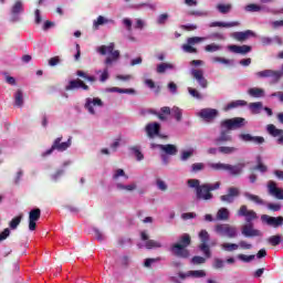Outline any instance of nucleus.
I'll return each mask as SVG.
<instances>
[{"mask_svg": "<svg viewBox=\"0 0 283 283\" xmlns=\"http://www.w3.org/2000/svg\"><path fill=\"white\" fill-rule=\"evenodd\" d=\"M262 45H272L273 44V38H269V36H262L260 39Z\"/></svg>", "mask_w": 283, "mask_h": 283, "instance_id": "62", "label": "nucleus"}, {"mask_svg": "<svg viewBox=\"0 0 283 283\" xmlns=\"http://www.w3.org/2000/svg\"><path fill=\"white\" fill-rule=\"evenodd\" d=\"M250 109L253 114H258L262 109V102L250 103Z\"/></svg>", "mask_w": 283, "mask_h": 283, "instance_id": "49", "label": "nucleus"}, {"mask_svg": "<svg viewBox=\"0 0 283 283\" xmlns=\"http://www.w3.org/2000/svg\"><path fill=\"white\" fill-rule=\"evenodd\" d=\"M221 249L222 251H228L229 253H231L233 251H238L240 249V245H238L237 243H222Z\"/></svg>", "mask_w": 283, "mask_h": 283, "instance_id": "35", "label": "nucleus"}, {"mask_svg": "<svg viewBox=\"0 0 283 283\" xmlns=\"http://www.w3.org/2000/svg\"><path fill=\"white\" fill-rule=\"evenodd\" d=\"M248 94L253 98H264V90L259 87L249 88Z\"/></svg>", "mask_w": 283, "mask_h": 283, "instance_id": "31", "label": "nucleus"}, {"mask_svg": "<svg viewBox=\"0 0 283 283\" xmlns=\"http://www.w3.org/2000/svg\"><path fill=\"white\" fill-rule=\"evenodd\" d=\"M240 25L239 21L233 22H212L210 28H238Z\"/></svg>", "mask_w": 283, "mask_h": 283, "instance_id": "29", "label": "nucleus"}, {"mask_svg": "<svg viewBox=\"0 0 283 283\" xmlns=\"http://www.w3.org/2000/svg\"><path fill=\"white\" fill-rule=\"evenodd\" d=\"M21 220H23V214H19L14 217L9 223L10 229L12 230L17 229V227L21 224Z\"/></svg>", "mask_w": 283, "mask_h": 283, "instance_id": "38", "label": "nucleus"}, {"mask_svg": "<svg viewBox=\"0 0 283 283\" xmlns=\"http://www.w3.org/2000/svg\"><path fill=\"white\" fill-rule=\"evenodd\" d=\"M81 88L87 92L90 90V86L85 84V82L78 78L70 81L69 85L65 86L66 92H73V90H81Z\"/></svg>", "mask_w": 283, "mask_h": 283, "instance_id": "21", "label": "nucleus"}, {"mask_svg": "<svg viewBox=\"0 0 283 283\" xmlns=\"http://www.w3.org/2000/svg\"><path fill=\"white\" fill-rule=\"evenodd\" d=\"M197 116L202 118L205 123H213L217 116H220V112L216 108H202Z\"/></svg>", "mask_w": 283, "mask_h": 283, "instance_id": "11", "label": "nucleus"}, {"mask_svg": "<svg viewBox=\"0 0 283 283\" xmlns=\"http://www.w3.org/2000/svg\"><path fill=\"white\" fill-rule=\"evenodd\" d=\"M39 220H41V209L34 208L29 212V231H36Z\"/></svg>", "mask_w": 283, "mask_h": 283, "instance_id": "13", "label": "nucleus"}, {"mask_svg": "<svg viewBox=\"0 0 283 283\" xmlns=\"http://www.w3.org/2000/svg\"><path fill=\"white\" fill-rule=\"evenodd\" d=\"M213 269H224V261L222 259H214Z\"/></svg>", "mask_w": 283, "mask_h": 283, "instance_id": "61", "label": "nucleus"}, {"mask_svg": "<svg viewBox=\"0 0 283 283\" xmlns=\"http://www.w3.org/2000/svg\"><path fill=\"white\" fill-rule=\"evenodd\" d=\"M235 151H238V148H235V147H231V146H220L219 147V154L229 155V154H235Z\"/></svg>", "mask_w": 283, "mask_h": 283, "instance_id": "39", "label": "nucleus"}, {"mask_svg": "<svg viewBox=\"0 0 283 283\" xmlns=\"http://www.w3.org/2000/svg\"><path fill=\"white\" fill-rule=\"evenodd\" d=\"M145 132L148 138H156V136H160V124L158 123H149L145 127Z\"/></svg>", "mask_w": 283, "mask_h": 283, "instance_id": "23", "label": "nucleus"}, {"mask_svg": "<svg viewBox=\"0 0 283 283\" xmlns=\"http://www.w3.org/2000/svg\"><path fill=\"white\" fill-rule=\"evenodd\" d=\"M156 185L160 191H167V184L165 181L157 179Z\"/></svg>", "mask_w": 283, "mask_h": 283, "instance_id": "64", "label": "nucleus"}, {"mask_svg": "<svg viewBox=\"0 0 283 283\" xmlns=\"http://www.w3.org/2000/svg\"><path fill=\"white\" fill-rule=\"evenodd\" d=\"M63 136L57 137L54 139L50 149L44 151L42 156H50L53 151H67L70 147H72V137H70L66 142H62Z\"/></svg>", "mask_w": 283, "mask_h": 283, "instance_id": "5", "label": "nucleus"}, {"mask_svg": "<svg viewBox=\"0 0 283 283\" xmlns=\"http://www.w3.org/2000/svg\"><path fill=\"white\" fill-rule=\"evenodd\" d=\"M252 171H260L261 174H266L269 171V167L262 163V157H256V166L252 168Z\"/></svg>", "mask_w": 283, "mask_h": 283, "instance_id": "30", "label": "nucleus"}, {"mask_svg": "<svg viewBox=\"0 0 283 283\" xmlns=\"http://www.w3.org/2000/svg\"><path fill=\"white\" fill-rule=\"evenodd\" d=\"M240 196V189L235 187L228 188V193L222 195L220 197L221 202H227V205H231L235 201V198Z\"/></svg>", "mask_w": 283, "mask_h": 283, "instance_id": "15", "label": "nucleus"}, {"mask_svg": "<svg viewBox=\"0 0 283 283\" xmlns=\"http://www.w3.org/2000/svg\"><path fill=\"white\" fill-rule=\"evenodd\" d=\"M258 78H272V83H280L283 76V64L280 71L263 70L255 73Z\"/></svg>", "mask_w": 283, "mask_h": 283, "instance_id": "7", "label": "nucleus"}, {"mask_svg": "<svg viewBox=\"0 0 283 283\" xmlns=\"http://www.w3.org/2000/svg\"><path fill=\"white\" fill-rule=\"evenodd\" d=\"M268 209H270V211H280L282 209V205H280V203H268Z\"/></svg>", "mask_w": 283, "mask_h": 283, "instance_id": "63", "label": "nucleus"}, {"mask_svg": "<svg viewBox=\"0 0 283 283\" xmlns=\"http://www.w3.org/2000/svg\"><path fill=\"white\" fill-rule=\"evenodd\" d=\"M192 44H184L182 50L184 52H187V54H198V49L191 46Z\"/></svg>", "mask_w": 283, "mask_h": 283, "instance_id": "45", "label": "nucleus"}, {"mask_svg": "<svg viewBox=\"0 0 283 283\" xmlns=\"http://www.w3.org/2000/svg\"><path fill=\"white\" fill-rule=\"evenodd\" d=\"M229 216H230L229 209L221 208L217 212V220L227 221L229 220Z\"/></svg>", "mask_w": 283, "mask_h": 283, "instance_id": "33", "label": "nucleus"}, {"mask_svg": "<svg viewBox=\"0 0 283 283\" xmlns=\"http://www.w3.org/2000/svg\"><path fill=\"white\" fill-rule=\"evenodd\" d=\"M21 12H23V2H21V0L15 1V3L13 4L12 9H11V13L13 15L17 14H21Z\"/></svg>", "mask_w": 283, "mask_h": 283, "instance_id": "36", "label": "nucleus"}, {"mask_svg": "<svg viewBox=\"0 0 283 283\" xmlns=\"http://www.w3.org/2000/svg\"><path fill=\"white\" fill-rule=\"evenodd\" d=\"M199 240L201 244L199 245V251H202L205 258H211V248H209V232L207 230H201L199 232Z\"/></svg>", "mask_w": 283, "mask_h": 283, "instance_id": "10", "label": "nucleus"}, {"mask_svg": "<svg viewBox=\"0 0 283 283\" xmlns=\"http://www.w3.org/2000/svg\"><path fill=\"white\" fill-rule=\"evenodd\" d=\"M109 22V20H107L105 17H103V15H99L98 18H97V20H95L94 22H93V25H94V28H98L99 25H105V23H108Z\"/></svg>", "mask_w": 283, "mask_h": 283, "instance_id": "46", "label": "nucleus"}, {"mask_svg": "<svg viewBox=\"0 0 283 283\" xmlns=\"http://www.w3.org/2000/svg\"><path fill=\"white\" fill-rule=\"evenodd\" d=\"M238 260H241V262H245V263L253 262V260H255V254H251V255L239 254Z\"/></svg>", "mask_w": 283, "mask_h": 283, "instance_id": "47", "label": "nucleus"}, {"mask_svg": "<svg viewBox=\"0 0 283 283\" xmlns=\"http://www.w3.org/2000/svg\"><path fill=\"white\" fill-rule=\"evenodd\" d=\"M191 75L199 83L200 87H202L203 90L208 87L209 82L207 81V78H205V73L202 72V70H192Z\"/></svg>", "mask_w": 283, "mask_h": 283, "instance_id": "24", "label": "nucleus"}, {"mask_svg": "<svg viewBox=\"0 0 283 283\" xmlns=\"http://www.w3.org/2000/svg\"><path fill=\"white\" fill-rule=\"evenodd\" d=\"M188 247H191V235L189 233H184L179 237L178 242L170 247V251L176 258L187 260L189 259V255H191L189 249H187Z\"/></svg>", "mask_w": 283, "mask_h": 283, "instance_id": "2", "label": "nucleus"}, {"mask_svg": "<svg viewBox=\"0 0 283 283\" xmlns=\"http://www.w3.org/2000/svg\"><path fill=\"white\" fill-rule=\"evenodd\" d=\"M217 10L221 14H229V12H231V10H233V4H231V3H228V4L219 3V4H217Z\"/></svg>", "mask_w": 283, "mask_h": 283, "instance_id": "32", "label": "nucleus"}, {"mask_svg": "<svg viewBox=\"0 0 283 283\" xmlns=\"http://www.w3.org/2000/svg\"><path fill=\"white\" fill-rule=\"evenodd\" d=\"M239 138L244 143H255V145H262L264 143V137L252 136L251 134H241Z\"/></svg>", "mask_w": 283, "mask_h": 283, "instance_id": "25", "label": "nucleus"}, {"mask_svg": "<svg viewBox=\"0 0 283 283\" xmlns=\"http://www.w3.org/2000/svg\"><path fill=\"white\" fill-rule=\"evenodd\" d=\"M190 277H207V272L205 270L189 271Z\"/></svg>", "mask_w": 283, "mask_h": 283, "instance_id": "44", "label": "nucleus"}, {"mask_svg": "<svg viewBox=\"0 0 283 283\" xmlns=\"http://www.w3.org/2000/svg\"><path fill=\"white\" fill-rule=\"evenodd\" d=\"M245 10H247V12H260V10H262V7H260L255 3H251L245 7Z\"/></svg>", "mask_w": 283, "mask_h": 283, "instance_id": "51", "label": "nucleus"}, {"mask_svg": "<svg viewBox=\"0 0 283 283\" xmlns=\"http://www.w3.org/2000/svg\"><path fill=\"white\" fill-rule=\"evenodd\" d=\"M15 98V105L18 107H23V91L18 90L14 95Z\"/></svg>", "mask_w": 283, "mask_h": 283, "instance_id": "41", "label": "nucleus"}, {"mask_svg": "<svg viewBox=\"0 0 283 283\" xmlns=\"http://www.w3.org/2000/svg\"><path fill=\"white\" fill-rule=\"evenodd\" d=\"M214 231L223 238L235 239L238 238V228L229 223L217 224Z\"/></svg>", "mask_w": 283, "mask_h": 283, "instance_id": "6", "label": "nucleus"}, {"mask_svg": "<svg viewBox=\"0 0 283 283\" xmlns=\"http://www.w3.org/2000/svg\"><path fill=\"white\" fill-rule=\"evenodd\" d=\"M268 191L270 196L276 198V200H283V189L277 187V184L273 180L268 182Z\"/></svg>", "mask_w": 283, "mask_h": 283, "instance_id": "18", "label": "nucleus"}, {"mask_svg": "<svg viewBox=\"0 0 283 283\" xmlns=\"http://www.w3.org/2000/svg\"><path fill=\"white\" fill-rule=\"evenodd\" d=\"M238 216L241 218H245V222L249 224L252 223V220H258V213L254 210H249L247 206H241L238 210Z\"/></svg>", "mask_w": 283, "mask_h": 283, "instance_id": "12", "label": "nucleus"}, {"mask_svg": "<svg viewBox=\"0 0 283 283\" xmlns=\"http://www.w3.org/2000/svg\"><path fill=\"white\" fill-rule=\"evenodd\" d=\"M251 36H255V33L251 30L231 33V38L234 39V41H239L240 43H244V41L251 39Z\"/></svg>", "mask_w": 283, "mask_h": 283, "instance_id": "22", "label": "nucleus"}, {"mask_svg": "<svg viewBox=\"0 0 283 283\" xmlns=\"http://www.w3.org/2000/svg\"><path fill=\"white\" fill-rule=\"evenodd\" d=\"M205 50L207 52H218L220 50H222V46H220L219 44L216 43H211L205 46Z\"/></svg>", "mask_w": 283, "mask_h": 283, "instance_id": "48", "label": "nucleus"}, {"mask_svg": "<svg viewBox=\"0 0 283 283\" xmlns=\"http://www.w3.org/2000/svg\"><path fill=\"white\" fill-rule=\"evenodd\" d=\"M167 70H174V65L170 63H161L157 66L158 74H165Z\"/></svg>", "mask_w": 283, "mask_h": 283, "instance_id": "40", "label": "nucleus"}, {"mask_svg": "<svg viewBox=\"0 0 283 283\" xmlns=\"http://www.w3.org/2000/svg\"><path fill=\"white\" fill-rule=\"evenodd\" d=\"M116 48V44L114 42H111L108 45H101L97 48V52L102 54V56H105V54H111V56L106 57L105 64L112 65L114 61H118L120 59V51L114 50Z\"/></svg>", "mask_w": 283, "mask_h": 283, "instance_id": "4", "label": "nucleus"}, {"mask_svg": "<svg viewBox=\"0 0 283 283\" xmlns=\"http://www.w3.org/2000/svg\"><path fill=\"white\" fill-rule=\"evenodd\" d=\"M117 189H125L126 191H134V189H136V184H132V185H123V184H117Z\"/></svg>", "mask_w": 283, "mask_h": 283, "instance_id": "58", "label": "nucleus"}, {"mask_svg": "<svg viewBox=\"0 0 283 283\" xmlns=\"http://www.w3.org/2000/svg\"><path fill=\"white\" fill-rule=\"evenodd\" d=\"M261 220L262 222H266L269 227H274V229L283 226V217H271L269 214H262Z\"/></svg>", "mask_w": 283, "mask_h": 283, "instance_id": "20", "label": "nucleus"}, {"mask_svg": "<svg viewBox=\"0 0 283 283\" xmlns=\"http://www.w3.org/2000/svg\"><path fill=\"white\" fill-rule=\"evenodd\" d=\"M266 129L270 136H272L273 138H276L277 145H283V129L275 127V125L273 124H269Z\"/></svg>", "mask_w": 283, "mask_h": 283, "instance_id": "19", "label": "nucleus"}, {"mask_svg": "<svg viewBox=\"0 0 283 283\" xmlns=\"http://www.w3.org/2000/svg\"><path fill=\"white\" fill-rule=\"evenodd\" d=\"M233 140V137L229 135V132L221 130L218 138L214 139L216 145H222V143H231Z\"/></svg>", "mask_w": 283, "mask_h": 283, "instance_id": "27", "label": "nucleus"}, {"mask_svg": "<svg viewBox=\"0 0 283 283\" xmlns=\"http://www.w3.org/2000/svg\"><path fill=\"white\" fill-rule=\"evenodd\" d=\"M191 156H193V149H191V150H184L181 153L180 160H182V161L189 160V158H191Z\"/></svg>", "mask_w": 283, "mask_h": 283, "instance_id": "55", "label": "nucleus"}, {"mask_svg": "<svg viewBox=\"0 0 283 283\" xmlns=\"http://www.w3.org/2000/svg\"><path fill=\"white\" fill-rule=\"evenodd\" d=\"M192 264H205L207 262V259L200 255H196L191 259Z\"/></svg>", "mask_w": 283, "mask_h": 283, "instance_id": "59", "label": "nucleus"}, {"mask_svg": "<svg viewBox=\"0 0 283 283\" xmlns=\"http://www.w3.org/2000/svg\"><path fill=\"white\" fill-rule=\"evenodd\" d=\"M229 50L230 52H233L234 54H249V52H251L252 48L251 45H247V44H243V45H230L229 46Z\"/></svg>", "mask_w": 283, "mask_h": 283, "instance_id": "26", "label": "nucleus"}, {"mask_svg": "<svg viewBox=\"0 0 283 283\" xmlns=\"http://www.w3.org/2000/svg\"><path fill=\"white\" fill-rule=\"evenodd\" d=\"M188 92H189L190 96H192L193 98H197L198 101H201L202 94H200V92H198V90L189 87Z\"/></svg>", "mask_w": 283, "mask_h": 283, "instance_id": "53", "label": "nucleus"}, {"mask_svg": "<svg viewBox=\"0 0 283 283\" xmlns=\"http://www.w3.org/2000/svg\"><path fill=\"white\" fill-rule=\"evenodd\" d=\"M188 187L195 189L197 200H203L205 202H209V200H213V192L218 191L220 187H222V182L217 181L214 184H201L198 179H189Z\"/></svg>", "mask_w": 283, "mask_h": 283, "instance_id": "1", "label": "nucleus"}, {"mask_svg": "<svg viewBox=\"0 0 283 283\" xmlns=\"http://www.w3.org/2000/svg\"><path fill=\"white\" fill-rule=\"evenodd\" d=\"M120 176H124V178H126V180H127V178H129V176L125 175V170L119 168V169L115 170V172L113 175V180H118V178H120Z\"/></svg>", "mask_w": 283, "mask_h": 283, "instance_id": "54", "label": "nucleus"}, {"mask_svg": "<svg viewBox=\"0 0 283 283\" xmlns=\"http://www.w3.org/2000/svg\"><path fill=\"white\" fill-rule=\"evenodd\" d=\"M130 149L132 151H134V155L136 156L137 160H143L145 158V155H143V153L140 151V149H138V147L134 146Z\"/></svg>", "mask_w": 283, "mask_h": 283, "instance_id": "57", "label": "nucleus"}, {"mask_svg": "<svg viewBox=\"0 0 283 283\" xmlns=\"http://www.w3.org/2000/svg\"><path fill=\"white\" fill-rule=\"evenodd\" d=\"M247 105V101L244 99H237L230 102L227 106H224L223 112H230V109H235V107H244Z\"/></svg>", "mask_w": 283, "mask_h": 283, "instance_id": "28", "label": "nucleus"}, {"mask_svg": "<svg viewBox=\"0 0 283 283\" xmlns=\"http://www.w3.org/2000/svg\"><path fill=\"white\" fill-rule=\"evenodd\" d=\"M244 196L248 198V200L255 202V205H265V202L262 200V198H260V196L251 195L249 192H245Z\"/></svg>", "mask_w": 283, "mask_h": 283, "instance_id": "37", "label": "nucleus"}, {"mask_svg": "<svg viewBox=\"0 0 283 283\" xmlns=\"http://www.w3.org/2000/svg\"><path fill=\"white\" fill-rule=\"evenodd\" d=\"M212 63H223V65H230V63H233V61L227 60L224 57L214 56L212 57Z\"/></svg>", "mask_w": 283, "mask_h": 283, "instance_id": "50", "label": "nucleus"}, {"mask_svg": "<svg viewBox=\"0 0 283 283\" xmlns=\"http://www.w3.org/2000/svg\"><path fill=\"white\" fill-rule=\"evenodd\" d=\"M150 149H159L160 154L165 156H177L178 155V146L174 144H150Z\"/></svg>", "mask_w": 283, "mask_h": 283, "instance_id": "8", "label": "nucleus"}, {"mask_svg": "<svg viewBox=\"0 0 283 283\" xmlns=\"http://www.w3.org/2000/svg\"><path fill=\"white\" fill-rule=\"evenodd\" d=\"M241 233L244 238H262V231L254 229L253 223L244 224L241 229Z\"/></svg>", "mask_w": 283, "mask_h": 283, "instance_id": "14", "label": "nucleus"}, {"mask_svg": "<svg viewBox=\"0 0 283 283\" xmlns=\"http://www.w3.org/2000/svg\"><path fill=\"white\" fill-rule=\"evenodd\" d=\"M156 262H160V256L155 258V259H146L144 262V266H146V269H149V266H151V264H154Z\"/></svg>", "mask_w": 283, "mask_h": 283, "instance_id": "60", "label": "nucleus"}, {"mask_svg": "<svg viewBox=\"0 0 283 283\" xmlns=\"http://www.w3.org/2000/svg\"><path fill=\"white\" fill-rule=\"evenodd\" d=\"M172 116L176 118L177 123H180V120H182V109H180L178 106H174Z\"/></svg>", "mask_w": 283, "mask_h": 283, "instance_id": "42", "label": "nucleus"}, {"mask_svg": "<svg viewBox=\"0 0 283 283\" xmlns=\"http://www.w3.org/2000/svg\"><path fill=\"white\" fill-rule=\"evenodd\" d=\"M140 238L145 242V248L148 250L163 248V243H160L159 241L149 239V234H147V231H142Z\"/></svg>", "mask_w": 283, "mask_h": 283, "instance_id": "17", "label": "nucleus"}, {"mask_svg": "<svg viewBox=\"0 0 283 283\" xmlns=\"http://www.w3.org/2000/svg\"><path fill=\"white\" fill-rule=\"evenodd\" d=\"M208 167L212 169V171H228L233 178H240V175L244 172V167L247 164L239 163L237 165L222 164V163H210Z\"/></svg>", "mask_w": 283, "mask_h": 283, "instance_id": "3", "label": "nucleus"}, {"mask_svg": "<svg viewBox=\"0 0 283 283\" xmlns=\"http://www.w3.org/2000/svg\"><path fill=\"white\" fill-rule=\"evenodd\" d=\"M245 120L243 117H234L230 119H224L221 122L222 129H228V132H231V129H240V127H244Z\"/></svg>", "mask_w": 283, "mask_h": 283, "instance_id": "9", "label": "nucleus"}, {"mask_svg": "<svg viewBox=\"0 0 283 283\" xmlns=\"http://www.w3.org/2000/svg\"><path fill=\"white\" fill-rule=\"evenodd\" d=\"M239 248L243 249L244 251H249L251 249H253V244L244 241V240H241L238 244Z\"/></svg>", "mask_w": 283, "mask_h": 283, "instance_id": "56", "label": "nucleus"}, {"mask_svg": "<svg viewBox=\"0 0 283 283\" xmlns=\"http://www.w3.org/2000/svg\"><path fill=\"white\" fill-rule=\"evenodd\" d=\"M205 169V165L202 163H196L191 166V171L193 174H198V171H202Z\"/></svg>", "mask_w": 283, "mask_h": 283, "instance_id": "52", "label": "nucleus"}, {"mask_svg": "<svg viewBox=\"0 0 283 283\" xmlns=\"http://www.w3.org/2000/svg\"><path fill=\"white\" fill-rule=\"evenodd\" d=\"M84 107L90 114H96L94 107H103V99L98 97H87Z\"/></svg>", "mask_w": 283, "mask_h": 283, "instance_id": "16", "label": "nucleus"}, {"mask_svg": "<svg viewBox=\"0 0 283 283\" xmlns=\"http://www.w3.org/2000/svg\"><path fill=\"white\" fill-rule=\"evenodd\" d=\"M282 234H276V235H272L268 239L269 244H271V247H280V244H282Z\"/></svg>", "mask_w": 283, "mask_h": 283, "instance_id": "34", "label": "nucleus"}, {"mask_svg": "<svg viewBox=\"0 0 283 283\" xmlns=\"http://www.w3.org/2000/svg\"><path fill=\"white\" fill-rule=\"evenodd\" d=\"M202 41H207V38L192 36L187 39L189 45H196V43H202Z\"/></svg>", "mask_w": 283, "mask_h": 283, "instance_id": "43", "label": "nucleus"}]
</instances>
